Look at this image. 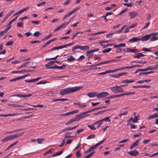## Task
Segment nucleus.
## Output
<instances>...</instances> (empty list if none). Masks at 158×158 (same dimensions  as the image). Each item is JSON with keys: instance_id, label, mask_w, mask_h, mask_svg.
I'll use <instances>...</instances> for the list:
<instances>
[{"instance_id": "f257e3e1", "label": "nucleus", "mask_w": 158, "mask_h": 158, "mask_svg": "<svg viewBox=\"0 0 158 158\" xmlns=\"http://www.w3.org/2000/svg\"><path fill=\"white\" fill-rule=\"evenodd\" d=\"M83 87V86H75L62 89L60 91V94L61 95L68 94L70 93L77 92L81 89Z\"/></svg>"}, {"instance_id": "f03ea898", "label": "nucleus", "mask_w": 158, "mask_h": 158, "mask_svg": "<svg viewBox=\"0 0 158 158\" xmlns=\"http://www.w3.org/2000/svg\"><path fill=\"white\" fill-rule=\"evenodd\" d=\"M23 133H18L17 134L7 136L5 138L2 139L1 141L3 143H6L8 141L17 138L18 137L21 136Z\"/></svg>"}, {"instance_id": "7ed1b4c3", "label": "nucleus", "mask_w": 158, "mask_h": 158, "mask_svg": "<svg viewBox=\"0 0 158 158\" xmlns=\"http://www.w3.org/2000/svg\"><path fill=\"white\" fill-rule=\"evenodd\" d=\"M110 89L115 94L122 93L124 91V89L120 86H119L117 85L111 87L110 88Z\"/></svg>"}, {"instance_id": "20e7f679", "label": "nucleus", "mask_w": 158, "mask_h": 158, "mask_svg": "<svg viewBox=\"0 0 158 158\" xmlns=\"http://www.w3.org/2000/svg\"><path fill=\"white\" fill-rule=\"evenodd\" d=\"M86 114V112H85L76 115L75 117L77 121H79L80 120L87 117L89 115V114Z\"/></svg>"}, {"instance_id": "39448f33", "label": "nucleus", "mask_w": 158, "mask_h": 158, "mask_svg": "<svg viewBox=\"0 0 158 158\" xmlns=\"http://www.w3.org/2000/svg\"><path fill=\"white\" fill-rule=\"evenodd\" d=\"M109 94L107 92H102L98 94H97V97L98 98H102L107 96Z\"/></svg>"}, {"instance_id": "423d86ee", "label": "nucleus", "mask_w": 158, "mask_h": 158, "mask_svg": "<svg viewBox=\"0 0 158 158\" xmlns=\"http://www.w3.org/2000/svg\"><path fill=\"white\" fill-rule=\"evenodd\" d=\"M114 61H115V60H106L105 61L102 62L100 63H98L95 65H90V67H95L97 66H98V65H99L101 64H107L108 63H110V62H111Z\"/></svg>"}, {"instance_id": "0eeeda50", "label": "nucleus", "mask_w": 158, "mask_h": 158, "mask_svg": "<svg viewBox=\"0 0 158 158\" xmlns=\"http://www.w3.org/2000/svg\"><path fill=\"white\" fill-rule=\"evenodd\" d=\"M138 15V14L137 12L133 11L128 12V15L131 19L135 18Z\"/></svg>"}, {"instance_id": "6e6552de", "label": "nucleus", "mask_w": 158, "mask_h": 158, "mask_svg": "<svg viewBox=\"0 0 158 158\" xmlns=\"http://www.w3.org/2000/svg\"><path fill=\"white\" fill-rule=\"evenodd\" d=\"M140 140V139H137L136 141L132 143V145L130 147V149H132L135 147L137 146L139 144Z\"/></svg>"}, {"instance_id": "1a4fd4ad", "label": "nucleus", "mask_w": 158, "mask_h": 158, "mask_svg": "<svg viewBox=\"0 0 158 158\" xmlns=\"http://www.w3.org/2000/svg\"><path fill=\"white\" fill-rule=\"evenodd\" d=\"M32 96L31 94H15L12 96V97L14 96H18L19 97L26 98L27 97H29Z\"/></svg>"}, {"instance_id": "9d476101", "label": "nucleus", "mask_w": 158, "mask_h": 158, "mask_svg": "<svg viewBox=\"0 0 158 158\" xmlns=\"http://www.w3.org/2000/svg\"><path fill=\"white\" fill-rule=\"evenodd\" d=\"M127 73H118L117 74H111L110 75V76L112 77H114L115 78L118 77L123 75H126L127 74Z\"/></svg>"}, {"instance_id": "9b49d317", "label": "nucleus", "mask_w": 158, "mask_h": 158, "mask_svg": "<svg viewBox=\"0 0 158 158\" xmlns=\"http://www.w3.org/2000/svg\"><path fill=\"white\" fill-rule=\"evenodd\" d=\"M128 154L133 156H136L138 154V152L137 150L131 151L129 152Z\"/></svg>"}, {"instance_id": "f8f14e48", "label": "nucleus", "mask_w": 158, "mask_h": 158, "mask_svg": "<svg viewBox=\"0 0 158 158\" xmlns=\"http://www.w3.org/2000/svg\"><path fill=\"white\" fill-rule=\"evenodd\" d=\"M140 40H141L140 39H139L138 37H134L129 41V42L130 43H134L137 42Z\"/></svg>"}, {"instance_id": "ddd939ff", "label": "nucleus", "mask_w": 158, "mask_h": 158, "mask_svg": "<svg viewBox=\"0 0 158 158\" xmlns=\"http://www.w3.org/2000/svg\"><path fill=\"white\" fill-rule=\"evenodd\" d=\"M158 117V114L155 113L152 115H149L148 118V119L150 120L151 119Z\"/></svg>"}, {"instance_id": "4468645a", "label": "nucleus", "mask_w": 158, "mask_h": 158, "mask_svg": "<svg viewBox=\"0 0 158 158\" xmlns=\"http://www.w3.org/2000/svg\"><path fill=\"white\" fill-rule=\"evenodd\" d=\"M106 140V139H104L100 143H98L96 144L94 146H91L90 148L92 150L95 149L98 146L100 145L102 143Z\"/></svg>"}, {"instance_id": "2eb2a0df", "label": "nucleus", "mask_w": 158, "mask_h": 158, "mask_svg": "<svg viewBox=\"0 0 158 158\" xmlns=\"http://www.w3.org/2000/svg\"><path fill=\"white\" fill-rule=\"evenodd\" d=\"M151 37V35L150 34L146 35L143 36L141 39V40L142 41H145L148 40Z\"/></svg>"}, {"instance_id": "dca6fc26", "label": "nucleus", "mask_w": 158, "mask_h": 158, "mask_svg": "<svg viewBox=\"0 0 158 158\" xmlns=\"http://www.w3.org/2000/svg\"><path fill=\"white\" fill-rule=\"evenodd\" d=\"M97 93L96 92L88 93L87 95L89 97H94L97 96Z\"/></svg>"}, {"instance_id": "f3484780", "label": "nucleus", "mask_w": 158, "mask_h": 158, "mask_svg": "<svg viewBox=\"0 0 158 158\" xmlns=\"http://www.w3.org/2000/svg\"><path fill=\"white\" fill-rule=\"evenodd\" d=\"M75 121H77V120L75 117L74 118H73L72 119L69 120L67 123H65V125H69V124H70L72 123Z\"/></svg>"}, {"instance_id": "a211bd4d", "label": "nucleus", "mask_w": 158, "mask_h": 158, "mask_svg": "<svg viewBox=\"0 0 158 158\" xmlns=\"http://www.w3.org/2000/svg\"><path fill=\"white\" fill-rule=\"evenodd\" d=\"M145 55L141 53H138L135 55L134 56V57L135 58H137L138 59L140 58L141 57H144Z\"/></svg>"}, {"instance_id": "6ab92c4d", "label": "nucleus", "mask_w": 158, "mask_h": 158, "mask_svg": "<svg viewBox=\"0 0 158 158\" xmlns=\"http://www.w3.org/2000/svg\"><path fill=\"white\" fill-rule=\"evenodd\" d=\"M69 100L67 98H60V99H56L52 100V102H56V101H61L64 102L67 101H68Z\"/></svg>"}, {"instance_id": "aec40b11", "label": "nucleus", "mask_w": 158, "mask_h": 158, "mask_svg": "<svg viewBox=\"0 0 158 158\" xmlns=\"http://www.w3.org/2000/svg\"><path fill=\"white\" fill-rule=\"evenodd\" d=\"M102 124V122L100 120H99L93 123V125H97V127L98 128L100 127Z\"/></svg>"}, {"instance_id": "412c9836", "label": "nucleus", "mask_w": 158, "mask_h": 158, "mask_svg": "<svg viewBox=\"0 0 158 158\" xmlns=\"http://www.w3.org/2000/svg\"><path fill=\"white\" fill-rule=\"evenodd\" d=\"M80 49L82 50H87L89 49V47L87 46H81L80 45Z\"/></svg>"}, {"instance_id": "4be33fe9", "label": "nucleus", "mask_w": 158, "mask_h": 158, "mask_svg": "<svg viewBox=\"0 0 158 158\" xmlns=\"http://www.w3.org/2000/svg\"><path fill=\"white\" fill-rule=\"evenodd\" d=\"M71 134V132H68L66 133L64 136V140H65L66 138H67L73 137V136H71L70 135Z\"/></svg>"}, {"instance_id": "5701e85b", "label": "nucleus", "mask_w": 158, "mask_h": 158, "mask_svg": "<svg viewBox=\"0 0 158 158\" xmlns=\"http://www.w3.org/2000/svg\"><path fill=\"white\" fill-rule=\"evenodd\" d=\"M75 60V58L72 56H70L68 57L67 60L69 62H71Z\"/></svg>"}, {"instance_id": "b1692460", "label": "nucleus", "mask_w": 158, "mask_h": 158, "mask_svg": "<svg viewBox=\"0 0 158 158\" xmlns=\"http://www.w3.org/2000/svg\"><path fill=\"white\" fill-rule=\"evenodd\" d=\"M154 72V71H150L149 72H141L139 74V76H140L142 74H144L145 75L150 74V73H153Z\"/></svg>"}, {"instance_id": "393cba45", "label": "nucleus", "mask_w": 158, "mask_h": 158, "mask_svg": "<svg viewBox=\"0 0 158 158\" xmlns=\"http://www.w3.org/2000/svg\"><path fill=\"white\" fill-rule=\"evenodd\" d=\"M134 80H124L123 81V83H130L133 82L134 81Z\"/></svg>"}, {"instance_id": "a878e982", "label": "nucleus", "mask_w": 158, "mask_h": 158, "mask_svg": "<svg viewBox=\"0 0 158 158\" xmlns=\"http://www.w3.org/2000/svg\"><path fill=\"white\" fill-rule=\"evenodd\" d=\"M62 46H60L58 47H53L51 49V50L52 51H53L55 50H58L59 49H62Z\"/></svg>"}, {"instance_id": "bb28decb", "label": "nucleus", "mask_w": 158, "mask_h": 158, "mask_svg": "<svg viewBox=\"0 0 158 158\" xmlns=\"http://www.w3.org/2000/svg\"><path fill=\"white\" fill-rule=\"evenodd\" d=\"M15 114H0V116L6 117L9 116H15Z\"/></svg>"}, {"instance_id": "cd10ccee", "label": "nucleus", "mask_w": 158, "mask_h": 158, "mask_svg": "<svg viewBox=\"0 0 158 158\" xmlns=\"http://www.w3.org/2000/svg\"><path fill=\"white\" fill-rule=\"evenodd\" d=\"M33 35L35 37H38L41 35V33L39 31H36L34 33Z\"/></svg>"}, {"instance_id": "c85d7f7f", "label": "nucleus", "mask_w": 158, "mask_h": 158, "mask_svg": "<svg viewBox=\"0 0 158 158\" xmlns=\"http://www.w3.org/2000/svg\"><path fill=\"white\" fill-rule=\"evenodd\" d=\"M24 71H23V70H22L19 71H13L11 72V73L12 74L17 73H24Z\"/></svg>"}, {"instance_id": "c756f323", "label": "nucleus", "mask_w": 158, "mask_h": 158, "mask_svg": "<svg viewBox=\"0 0 158 158\" xmlns=\"http://www.w3.org/2000/svg\"><path fill=\"white\" fill-rule=\"evenodd\" d=\"M44 140V138L38 139H37V141L38 143L41 144L43 142Z\"/></svg>"}, {"instance_id": "7c9ffc66", "label": "nucleus", "mask_w": 158, "mask_h": 158, "mask_svg": "<svg viewBox=\"0 0 158 158\" xmlns=\"http://www.w3.org/2000/svg\"><path fill=\"white\" fill-rule=\"evenodd\" d=\"M128 10V9L127 8H125L122 10L119 13V15H120L123 14L124 13L127 11Z\"/></svg>"}, {"instance_id": "2f4dec72", "label": "nucleus", "mask_w": 158, "mask_h": 158, "mask_svg": "<svg viewBox=\"0 0 158 158\" xmlns=\"http://www.w3.org/2000/svg\"><path fill=\"white\" fill-rule=\"evenodd\" d=\"M94 125L93 124L92 125H87L88 127L90 129L92 130H96V128L94 126Z\"/></svg>"}, {"instance_id": "473e14b6", "label": "nucleus", "mask_w": 158, "mask_h": 158, "mask_svg": "<svg viewBox=\"0 0 158 158\" xmlns=\"http://www.w3.org/2000/svg\"><path fill=\"white\" fill-rule=\"evenodd\" d=\"M62 153H63L62 151H61L60 152H57L56 153L53 154L52 155V156L54 157V156H57L60 155L62 154Z\"/></svg>"}, {"instance_id": "72a5a7b5", "label": "nucleus", "mask_w": 158, "mask_h": 158, "mask_svg": "<svg viewBox=\"0 0 158 158\" xmlns=\"http://www.w3.org/2000/svg\"><path fill=\"white\" fill-rule=\"evenodd\" d=\"M72 130L71 127H68V128H65L63 129L61 131V132H65L66 131H70V130Z\"/></svg>"}, {"instance_id": "f704fd0d", "label": "nucleus", "mask_w": 158, "mask_h": 158, "mask_svg": "<svg viewBox=\"0 0 158 158\" xmlns=\"http://www.w3.org/2000/svg\"><path fill=\"white\" fill-rule=\"evenodd\" d=\"M54 63V62H52V61H51L47 64L45 65L47 67H48L52 65Z\"/></svg>"}, {"instance_id": "c9c22d12", "label": "nucleus", "mask_w": 158, "mask_h": 158, "mask_svg": "<svg viewBox=\"0 0 158 158\" xmlns=\"http://www.w3.org/2000/svg\"><path fill=\"white\" fill-rule=\"evenodd\" d=\"M101 120L102 122L104 121H108L109 122L110 121V120L109 119V118L108 117H106L104 119Z\"/></svg>"}, {"instance_id": "e433bc0d", "label": "nucleus", "mask_w": 158, "mask_h": 158, "mask_svg": "<svg viewBox=\"0 0 158 158\" xmlns=\"http://www.w3.org/2000/svg\"><path fill=\"white\" fill-rule=\"evenodd\" d=\"M158 40V37H153L151 38L150 40V41H153L156 40Z\"/></svg>"}, {"instance_id": "4c0bfd02", "label": "nucleus", "mask_w": 158, "mask_h": 158, "mask_svg": "<svg viewBox=\"0 0 158 158\" xmlns=\"http://www.w3.org/2000/svg\"><path fill=\"white\" fill-rule=\"evenodd\" d=\"M93 51L92 50L89 51L87 52L86 54L87 56H90L91 55H93V53H94Z\"/></svg>"}, {"instance_id": "58836bf2", "label": "nucleus", "mask_w": 158, "mask_h": 158, "mask_svg": "<svg viewBox=\"0 0 158 158\" xmlns=\"http://www.w3.org/2000/svg\"><path fill=\"white\" fill-rule=\"evenodd\" d=\"M95 135L92 134L89 135L87 138V139H94L95 138Z\"/></svg>"}, {"instance_id": "ea45409f", "label": "nucleus", "mask_w": 158, "mask_h": 158, "mask_svg": "<svg viewBox=\"0 0 158 158\" xmlns=\"http://www.w3.org/2000/svg\"><path fill=\"white\" fill-rule=\"evenodd\" d=\"M112 49L111 48H108V49H106L104 50H103L102 52L103 53H106L110 52V51H111Z\"/></svg>"}, {"instance_id": "a19ab883", "label": "nucleus", "mask_w": 158, "mask_h": 158, "mask_svg": "<svg viewBox=\"0 0 158 158\" xmlns=\"http://www.w3.org/2000/svg\"><path fill=\"white\" fill-rule=\"evenodd\" d=\"M136 114V112H134V117H135L134 119L135 120H137V123L138 122V121L139 119V118H138V117H139V115H138V116H135Z\"/></svg>"}, {"instance_id": "79ce46f5", "label": "nucleus", "mask_w": 158, "mask_h": 158, "mask_svg": "<svg viewBox=\"0 0 158 158\" xmlns=\"http://www.w3.org/2000/svg\"><path fill=\"white\" fill-rule=\"evenodd\" d=\"M80 45H77L75 46L72 49V50L73 51L75 50L80 49Z\"/></svg>"}, {"instance_id": "37998d69", "label": "nucleus", "mask_w": 158, "mask_h": 158, "mask_svg": "<svg viewBox=\"0 0 158 158\" xmlns=\"http://www.w3.org/2000/svg\"><path fill=\"white\" fill-rule=\"evenodd\" d=\"M73 44V43H71V44H66L65 45H62V48H65L68 47L69 46H71Z\"/></svg>"}, {"instance_id": "c03bdc74", "label": "nucleus", "mask_w": 158, "mask_h": 158, "mask_svg": "<svg viewBox=\"0 0 158 158\" xmlns=\"http://www.w3.org/2000/svg\"><path fill=\"white\" fill-rule=\"evenodd\" d=\"M13 41H10L6 43V46L12 45H13Z\"/></svg>"}, {"instance_id": "a18cd8bd", "label": "nucleus", "mask_w": 158, "mask_h": 158, "mask_svg": "<svg viewBox=\"0 0 158 158\" xmlns=\"http://www.w3.org/2000/svg\"><path fill=\"white\" fill-rule=\"evenodd\" d=\"M59 55L56 56V57L51 58H46V60H55L56 59V58L59 56Z\"/></svg>"}, {"instance_id": "49530a36", "label": "nucleus", "mask_w": 158, "mask_h": 158, "mask_svg": "<svg viewBox=\"0 0 158 158\" xmlns=\"http://www.w3.org/2000/svg\"><path fill=\"white\" fill-rule=\"evenodd\" d=\"M70 2V0H67L65 1L63 3V5L64 6H66L68 5Z\"/></svg>"}, {"instance_id": "de8ad7c7", "label": "nucleus", "mask_w": 158, "mask_h": 158, "mask_svg": "<svg viewBox=\"0 0 158 158\" xmlns=\"http://www.w3.org/2000/svg\"><path fill=\"white\" fill-rule=\"evenodd\" d=\"M66 66L65 64H63L62 66H57V69H64L65 67H66Z\"/></svg>"}, {"instance_id": "09e8293b", "label": "nucleus", "mask_w": 158, "mask_h": 158, "mask_svg": "<svg viewBox=\"0 0 158 158\" xmlns=\"http://www.w3.org/2000/svg\"><path fill=\"white\" fill-rule=\"evenodd\" d=\"M135 94V92H129V93H123V96L124 95H131L132 94Z\"/></svg>"}, {"instance_id": "8fccbe9b", "label": "nucleus", "mask_w": 158, "mask_h": 158, "mask_svg": "<svg viewBox=\"0 0 158 158\" xmlns=\"http://www.w3.org/2000/svg\"><path fill=\"white\" fill-rule=\"evenodd\" d=\"M79 33H81V34H82L83 33V32H77V33H75L74 34H73V36L71 38L72 40H73L75 37Z\"/></svg>"}, {"instance_id": "3c124183", "label": "nucleus", "mask_w": 158, "mask_h": 158, "mask_svg": "<svg viewBox=\"0 0 158 158\" xmlns=\"http://www.w3.org/2000/svg\"><path fill=\"white\" fill-rule=\"evenodd\" d=\"M137 25V23H134L132 24L130 26H129V27L130 29H132L134 27H136Z\"/></svg>"}, {"instance_id": "603ef678", "label": "nucleus", "mask_w": 158, "mask_h": 158, "mask_svg": "<svg viewBox=\"0 0 158 158\" xmlns=\"http://www.w3.org/2000/svg\"><path fill=\"white\" fill-rule=\"evenodd\" d=\"M94 153V152L93 151L90 154L87 156H86L84 158H89L90 157H91Z\"/></svg>"}, {"instance_id": "864d4df0", "label": "nucleus", "mask_w": 158, "mask_h": 158, "mask_svg": "<svg viewBox=\"0 0 158 158\" xmlns=\"http://www.w3.org/2000/svg\"><path fill=\"white\" fill-rule=\"evenodd\" d=\"M17 26L18 27H23V23L21 22H19L17 23Z\"/></svg>"}, {"instance_id": "5fc2aeb1", "label": "nucleus", "mask_w": 158, "mask_h": 158, "mask_svg": "<svg viewBox=\"0 0 158 158\" xmlns=\"http://www.w3.org/2000/svg\"><path fill=\"white\" fill-rule=\"evenodd\" d=\"M117 71V69H114V70H109L107 71V73H114V72H116Z\"/></svg>"}, {"instance_id": "6e6d98bb", "label": "nucleus", "mask_w": 158, "mask_h": 158, "mask_svg": "<svg viewBox=\"0 0 158 158\" xmlns=\"http://www.w3.org/2000/svg\"><path fill=\"white\" fill-rule=\"evenodd\" d=\"M11 106L14 107H22L21 106L19 105H17L15 104H13L11 105Z\"/></svg>"}, {"instance_id": "4d7b16f0", "label": "nucleus", "mask_w": 158, "mask_h": 158, "mask_svg": "<svg viewBox=\"0 0 158 158\" xmlns=\"http://www.w3.org/2000/svg\"><path fill=\"white\" fill-rule=\"evenodd\" d=\"M67 25V23H63L61 25L60 27L62 28H64L66 27Z\"/></svg>"}, {"instance_id": "13d9d810", "label": "nucleus", "mask_w": 158, "mask_h": 158, "mask_svg": "<svg viewBox=\"0 0 158 158\" xmlns=\"http://www.w3.org/2000/svg\"><path fill=\"white\" fill-rule=\"evenodd\" d=\"M123 4L128 7H131L132 6V3L131 2L129 3H124Z\"/></svg>"}, {"instance_id": "bf43d9fd", "label": "nucleus", "mask_w": 158, "mask_h": 158, "mask_svg": "<svg viewBox=\"0 0 158 158\" xmlns=\"http://www.w3.org/2000/svg\"><path fill=\"white\" fill-rule=\"evenodd\" d=\"M126 27V26L125 25H124L121 28V29H120V30H118V31H116V32L117 33H120L123 30V29H124V28L125 27Z\"/></svg>"}, {"instance_id": "052dcab7", "label": "nucleus", "mask_w": 158, "mask_h": 158, "mask_svg": "<svg viewBox=\"0 0 158 158\" xmlns=\"http://www.w3.org/2000/svg\"><path fill=\"white\" fill-rule=\"evenodd\" d=\"M45 3H46L45 2H41L40 3L37 4V5L38 6H41L44 5H45Z\"/></svg>"}, {"instance_id": "680f3d73", "label": "nucleus", "mask_w": 158, "mask_h": 158, "mask_svg": "<svg viewBox=\"0 0 158 158\" xmlns=\"http://www.w3.org/2000/svg\"><path fill=\"white\" fill-rule=\"evenodd\" d=\"M150 139L145 140H143L142 141V143L144 144H146L148 143H149V142H150Z\"/></svg>"}, {"instance_id": "e2e57ef3", "label": "nucleus", "mask_w": 158, "mask_h": 158, "mask_svg": "<svg viewBox=\"0 0 158 158\" xmlns=\"http://www.w3.org/2000/svg\"><path fill=\"white\" fill-rule=\"evenodd\" d=\"M127 111H125L124 112L119 114V116L121 117L123 115H126V114H127Z\"/></svg>"}, {"instance_id": "0e129e2a", "label": "nucleus", "mask_w": 158, "mask_h": 158, "mask_svg": "<svg viewBox=\"0 0 158 158\" xmlns=\"http://www.w3.org/2000/svg\"><path fill=\"white\" fill-rule=\"evenodd\" d=\"M123 51L125 52H130V48H126L123 49Z\"/></svg>"}, {"instance_id": "69168bd1", "label": "nucleus", "mask_w": 158, "mask_h": 158, "mask_svg": "<svg viewBox=\"0 0 158 158\" xmlns=\"http://www.w3.org/2000/svg\"><path fill=\"white\" fill-rule=\"evenodd\" d=\"M146 68V71L149 70H154V69L152 66L148 67Z\"/></svg>"}, {"instance_id": "338daca9", "label": "nucleus", "mask_w": 158, "mask_h": 158, "mask_svg": "<svg viewBox=\"0 0 158 158\" xmlns=\"http://www.w3.org/2000/svg\"><path fill=\"white\" fill-rule=\"evenodd\" d=\"M128 140H129V139H125L121 141H120L119 142V143H123L126 142H127V141H128Z\"/></svg>"}, {"instance_id": "774afa93", "label": "nucleus", "mask_w": 158, "mask_h": 158, "mask_svg": "<svg viewBox=\"0 0 158 158\" xmlns=\"http://www.w3.org/2000/svg\"><path fill=\"white\" fill-rule=\"evenodd\" d=\"M129 120L130 122L132 121L133 123H137V120H135L134 119H133L132 118H131L129 119Z\"/></svg>"}]
</instances>
